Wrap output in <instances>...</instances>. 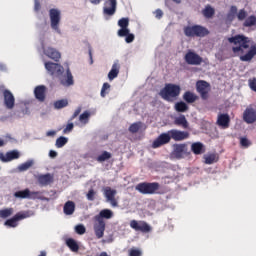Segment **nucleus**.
Listing matches in <instances>:
<instances>
[{
    "instance_id": "nucleus-1",
    "label": "nucleus",
    "mask_w": 256,
    "mask_h": 256,
    "mask_svg": "<svg viewBox=\"0 0 256 256\" xmlns=\"http://www.w3.org/2000/svg\"><path fill=\"white\" fill-rule=\"evenodd\" d=\"M228 43L232 45L234 57H239L240 61L251 63L256 57V43L250 37L238 34L228 38Z\"/></svg>"
},
{
    "instance_id": "nucleus-2",
    "label": "nucleus",
    "mask_w": 256,
    "mask_h": 256,
    "mask_svg": "<svg viewBox=\"0 0 256 256\" xmlns=\"http://www.w3.org/2000/svg\"><path fill=\"white\" fill-rule=\"evenodd\" d=\"M105 219H113V212L110 209H103L94 216V233L97 239H102L105 235Z\"/></svg>"
},
{
    "instance_id": "nucleus-3",
    "label": "nucleus",
    "mask_w": 256,
    "mask_h": 256,
    "mask_svg": "<svg viewBox=\"0 0 256 256\" xmlns=\"http://www.w3.org/2000/svg\"><path fill=\"white\" fill-rule=\"evenodd\" d=\"M160 97L168 103H173L181 95V86L173 83L165 84L164 88L160 90Z\"/></svg>"
},
{
    "instance_id": "nucleus-4",
    "label": "nucleus",
    "mask_w": 256,
    "mask_h": 256,
    "mask_svg": "<svg viewBox=\"0 0 256 256\" xmlns=\"http://www.w3.org/2000/svg\"><path fill=\"white\" fill-rule=\"evenodd\" d=\"M161 185L158 182H142L136 185V191L142 195H163L159 191Z\"/></svg>"
},
{
    "instance_id": "nucleus-5",
    "label": "nucleus",
    "mask_w": 256,
    "mask_h": 256,
    "mask_svg": "<svg viewBox=\"0 0 256 256\" xmlns=\"http://www.w3.org/2000/svg\"><path fill=\"white\" fill-rule=\"evenodd\" d=\"M209 30L201 25H193L184 27V35L186 37H207Z\"/></svg>"
},
{
    "instance_id": "nucleus-6",
    "label": "nucleus",
    "mask_w": 256,
    "mask_h": 256,
    "mask_svg": "<svg viewBox=\"0 0 256 256\" xmlns=\"http://www.w3.org/2000/svg\"><path fill=\"white\" fill-rule=\"evenodd\" d=\"M191 155V152H189V147L187 144H174L173 145V151L170 154V157L172 159H185V157H189Z\"/></svg>"
},
{
    "instance_id": "nucleus-7",
    "label": "nucleus",
    "mask_w": 256,
    "mask_h": 256,
    "mask_svg": "<svg viewBox=\"0 0 256 256\" xmlns=\"http://www.w3.org/2000/svg\"><path fill=\"white\" fill-rule=\"evenodd\" d=\"M247 10L240 9L237 12V6H231L229 12L226 15V19L227 21H229L230 23H233V21H235V17H237L238 21H245V19H247Z\"/></svg>"
},
{
    "instance_id": "nucleus-8",
    "label": "nucleus",
    "mask_w": 256,
    "mask_h": 256,
    "mask_svg": "<svg viewBox=\"0 0 256 256\" xmlns=\"http://www.w3.org/2000/svg\"><path fill=\"white\" fill-rule=\"evenodd\" d=\"M49 17L51 29L56 31V33H61V29H59V25L61 23V11L52 8L49 10Z\"/></svg>"
},
{
    "instance_id": "nucleus-9",
    "label": "nucleus",
    "mask_w": 256,
    "mask_h": 256,
    "mask_svg": "<svg viewBox=\"0 0 256 256\" xmlns=\"http://www.w3.org/2000/svg\"><path fill=\"white\" fill-rule=\"evenodd\" d=\"M196 91L203 101H207V99H209V93L211 92V84L205 80H198L196 82Z\"/></svg>"
},
{
    "instance_id": "nucleus-10",
    "label": "nucleus",
    "mask_w": 256,
    "mask_h": 256,
    "mask_svg": "<svg viewBox=\"0 0 256 256\" xmlns=\"http://www.w3.org/2000/svg\"><path fill=\"white\" fill-rule=\"evenodd\" d=\"M130 227L131 229H134V231H140V233H151L153 228L151 225H149L147 222L140 220H132L130 221Z\"/></svg>"
},
{
    "instance_id": "nucleus-11",
    "label": "nucleus",
    "mask_w": 256,
    "mask_h": 256,
    "mask_svg": "<svg viewBox=\"0 0 256 256\" xmlns=\"http://www.w3.org/2000/svg\"><path fill=\"white\" fill-rule=\"evenodd\" d=\"M103 195L106 198V201L110 203L112 207H119V202H117V199L115 198V195H117V190L106 186L103 188Z\"/></svg>"
},
{
    "instance_id": "nucleus-12",
    "label": "nucleus",
    "mask_w": 256,
    "mask_h": 256,
    "mask_svg": "<svg viewBox=\"0 0 256 256\" xmlns=\"http://www.w3.org/2000/svg\"><path fill=\"white\" fill-rule=\"evenodd\" d=\"M45 69L50 73V75H53L54 77H61L63 75L65 69L63 66L57 63L53 62H45Z\"/></svg>"
},
{
    "instance_id": "nucleus-13",
    "label": "nucleus",
    "mask_w": 256,
    "mask_h": 256,
    "mask_svg": "<svg viewBox=\"0 0 256 256\" xmlns=\"http://www.w3.org/2000/svg\"><path fill=\"white\" fill-rule=\"evenodd\" d=\"M167 143H171V134L169 131L160 134L152 143V149H159V147H163V145H167Z\"/></svg>"
},
{
    "instance_id": "nucleus-14",
    "label": "nucleus",
    "mask_w": 256,
    "mask_h": 256,
    "mask_svg": "<svg viewBox=\"0 0 256 256\" xmlns=\"http://www.w3.org/2000/svg\"><path fill=\"white\" fill-rule=\"evenodd\" d=\"M41 192H31L29 188L24 190L16 191L14 193L15 199H38Z\"/></svg>"
},
{
    "instance_id": "nucleus-15",
    "label": "nucleus",
    "mask_w": 256,
    "mask_h": 256,
    "mask_svg": "<svg viewBox=\"0 0 256 256\" xmlns=\"http://www.w3.org/2000/svg\"><path fill=\"white\" fill-rule=\"evenodd\" d=\"M184 60L188 65H201L203 63V58L191 50L185 54Z\"/></svg>"
},
{
    "instance_id": "nucleus-16",
    "label": "nucleus",
    "mask_w": 256,
    "mask_h": 256,
    "mask_svg": "<svg viewBox=\"0 0 256 256\" xmlns=\"http://www.w3.org/2000/svg\"><path fill=\"white\" fill-rule=\"evenodd\" d=\"M243 122L247 123V125H253L256 123V109L253 107H247L242 116Z\"/></svg>"
},
{
    "instance_id": "nucleus-17",
    "label": "nucleus",
    "mask_w": 256,
    "mask_h": 256,
    "mask_svg": "<svg viewBox=\"0 0 256 256\" xmlns=\"http://www.w3.org/2000/svg\"><path fill=\"white\" fill-rule=\"evenodd\" d=\"M29 212H18L15 216L5 221L4 225L6 227H17L18 221H22V219H27L29 217Z\"/></svg>"
},
{
    "instance_id": "nucleus-18",
    "label": "nucleus",
    "mask_w": 256,
    "mask_h": 256,
    "mask_svg": "<svg viewBox=\"0 0 256 256\" xmlns=\"http://www.w3.org/2000/svg\"><path fill=\"white\" fill-rule=\"evenodd\" d=\"M216 125L220 127V129H229L231 126V117L227 113L218 114Z\"/></svg>"
},
{
    "instance_id": "nucleus-19",
    "label": "nucleus",
    "mask_w": 256,
    "mask_h": 256,
    "mask_svg": "<svg viewBox=\"0 0 256 256\" xmlns=\"http://www.w3.org/2000/svg\"><path fill=\"white\" fill-rule=\"evenodd\" d=\"M117 11V0H106L103 7L104 15H109L110 17L115 15Z\"/></svg>"
},
{
    "instance_id": "nucleus-20",
    "label": "nucleus",
    "mask_w": 256,
    "mask_h": 256,
    "mask_svg": "<svg viewBox=\"0 0 256 256\" xmlns=\"http://www.w3.org/2000/svg\"><path fill=\"white\" fill-rule=\"evenodd\" d=\"M170 133V139L173 141H185V139H189V132L187 131H180L177 129L168 130Z\"/></svg>"
},
{
    "instance_id": "nucleus-21",
    "label": "nucleus",
    "mask_w": 256,
    "mask_h": 256,
    "mask_svg": "<svg viewBox=\"0 0 256 256\" xmlns=\"http://www.w3.org/2000/svg\"><path fill=\"white\" fill-rule=\"evenodd\" d=\"M4 105L6 109H13L15 107V96L10 90L3 91Z\"/></svg>"
},
{
    "instance_id": "nucleus-22",
    "label": "nucleus",
    "mask_w": 256,
    "mask_h": 256,
    "mask_svg": "<svg viewBox=\"0 0 256 256\" xmlns=\"http://www.w3.org/2000/svg\"><path fill=\"white\" fill-rule=\"evenodd\" d=\"M118 25L120 27L117 32L118 37H125L129 33V18H121L118 21Z\"/></svg>"
},
{
    "instance_id": "nucleus-23",
    "label": "nucleus",
    "mask_w": 256,
    "mask_h": 256,
    "mask_svg": "<svg viewBox=\"0 0 256 256\" xmlns=\"http://www.w3.org/2000/svg\"><path fill=\"white\" fill-rule=\"evenodd\" d=\"M46 93H47V87L45 85L36 86L34 89L35 98L41 103L45 101Z\"/></svg>"
},
{
    "instance_id": "nucleus-24",
    "label": "nucleus",
    "mask_w": 256,
    "mask_h": 256,
    "mask_svg": "<svg viewBox=\"0 0 256 256\" xmlns=\"http://www.w3.org/2000/svg\"><path fill=\"white\" fill-rule=\"evenodd\" d=\"M37 181L42 187H47V185H51V183H53V175L49 173L41 174L38 176Z\"/></svg>"
},
{
    "instance_id": "nucleus-25",
    "label": "nucleus",
    "mask_w": 256,
    "mask_h": 256,
    "mask_svg": "<svg viewBox=\"0 0 256 256\" xmlns=\"http://www.w3.org/2000/svg\"><path fill=\"white\" fill-rule=\"evenodd\" d=\"M20 154L19 151L17 150H12L6 153V157L3 156V154H0V159L1 161H3L4 163H8V161H13L15 159H19Z\"/></svg>"
},
{
    "instance_id": "nucleus-26",
    "label": "nucleus",
    "mask_w": 256,
    "mask_h": 256,
    "mask_svg": "<svg viewBox=\"0 0 256 256\" xmlns=\"http://www.w3.org/2000/svg\"><path fill=\"white\" fill-rule=\"evenodd\" d=\"M44 54L46 57H49V59H53V61H59L61 59V53L59 51L55 50V48H47L44 50Z\"/></svg>"
},
{
    "instance_id": "nucleus-27",
    "label": "nucleus",
    "mask_w": 256,
    "mask_h": 256,
    "mask_svg": "<svg viewBox=\"0 0 256 256\" xmlns=\"http://www.w3.org/2000/svg\"><path fill=\"white\" fill-rule=\"evenodd\" d=\"M61 85L63 87H71V85L75 84V81L73 80V74H71V70L67 69L66 71V77L60 79Z\"/></svg>"
},
{
    "instance_id": "nucleus-28",
    "label": "nucleus",
    "mask_w": 256,
    "mask_h": 256,
    "mask_svg": "<svg viewBox=\"0 0 256 256\" xmlns=\"http://www.w3.org/2000/svg\"><path fill=\"white\" fill-rule=\"evenodd\" d=\"M120 69H121V65H119V62H115L108 73L109 81H113V79H117V77L119 76Z\"/></svg>"
},
{
    "instance_id": "nucleus-29",
    "label": "nucleus",
    "mask_w": 256,
    "mask_h": 256,
    "mask_svg": "<svg viewBox=\"0 0 256 256\" xmlns=\"http://www.w3.org/2000/svg\"><path fill=\"white\" fill-rule=\"evenodd\" d=\"M191 151L194 155H203L205 153V145L201 142H194L191 145Z\"/></svg>"
},
{
    "instance_id": "nucleus-30",
    "label": "nucleus",
    "mask_w": 256,
    "mask_h": 256,
    "mask_svg": "<svg viewBox=\"0 0 256 256\" xmlns=\"http://www.w3.org/2000/svg\"><path fill=\"white\" fill-rule=\"evenodd\" d=\"M182 98L188 104L195 103V101H199V96H197V94H195L191 91H186L183 94Z\"/></svg>"
},
{
    "instance_id": "nucleus-31",
    "label": "nucleus",
    "mask_w": 256,
    "mask_h": 256,
    "mask_svg": "<svg viewBox=\"0 0 256 256\" xmlns=\"http://www.w3.org/2000/svg\"><path fill=\"white\" fill-rule=\"evenodd\" d=\"M174 125H177L178 127H183V129H188L189 122L187 121L185 115H180L179 117H176L174 119Z\"/></svg>"
},
{
    "instance_id": "nucleus-32",
    "label": "nucleus",
    "mask_w": 256,
    "mask_h": 256,
    "mask_svg": "<svg viewBox=\"0 0 256 256\" xmlns=\"http://www.w3.org/2000/svg\"><path fill=\"white\" fill-rule=\"evenodd\" d=\"M64 214L65 215H73L75 213V202L73 201H67L64 204V208H63Z\"/></svg>"
},
{
    "instance_id": "nucleus-33",
    "label": "nucleus",
    "mask_w": 256,
    "mask_h": 256,
    "mask_svg": "<svg viewBox=\"0 0 256 256\" xmlns=\"http://www.w3.org/2000/svg\"><path fill=\"white\" fill-rule=\"evenodd\" d=\"M66 245L73 253H77L79 251V244L73 238H68L66 240Z\"/></svg>"
},
{
    "instance_id": "nucleus-34",
    "label": "nucleus",
    "mask_w": 256,
    "mask_h": 256,
    "mask_svg": "<svg viewBox=\"0 0 256 256\" xmlns=\"http://www.w3.org/2000/svg\"><path fill=\"white\" fill-rule=\"evenodd\" d=\"M242 26L246 28L256 27V16L255 15H250L249 17L246 16Z\"/></svg>"
},
{
    "instance_id": "nucleus-35",
    "label": "nucleus",
    "mask_w": 256,
    "mask_h": 256,
    "mask_svg": "<svg viewBox=\"0 0 256 256\" xmlns=\"http://www.w3.org/2000/svg\"><path fill=\"white\" fill-rule=\"evenodd\" d=\"M174 109L177 111V113H185L189 111V105L183 101H180L174 105Z\"/></svg>"
},
{
    "instance_id": "nucleus-36",
    "label": "nucleus",
    "mask_w": 256,
    "mask_h": 256,
    "mask_svg": "<svg viewBox=\"0 0 256 256\" xmlns=\"http://www.w3.org/2000/svg\"><path fill=\"white\" fill-rule=\"evenodd\" d=\"M202 15L206 19H211L215 15V8L211 7L210 5H207L203 10H202Z\"/></svg>"
},
{
    "instance_id": "nucleus-37",
    "label": "nucleus",
    "mask_w": 256,
    "mask_h": 256,
    "mask_svg": "<svg viewBox=\"0 0 256 256\" xmlns=\"http://www.w3.org/2000/svg\"><path fill=\"white\" fill-rule=\"evenodd\" d=\"M33 167V160H28L27 162H24L18 166V171L20 173H23V171H27Z\"/></svg>"
},
{
    "instance_id": "nucleus-38",
    "label": "nucleus",
    "mask_w": 256,
    "mask_h": 256,
    "mask_svg": "<svg viewBox=\"0 0 256 256\" xmlns=\"http://www.w3.org/2000/svg\"><path fill=\"white\" fill-rule=\"evenodd\" d=\"M68 141L69 139H67V137L60 136L59 138H57L55 145L57 149H61L62 147H65V145H67Z\"/></svg>"
},
{
    "instance_id": "nucleus-39",
    "label": "nucleus",
    "mask_w": 256,
    "mask_h": 256,
    "mask_svg": "<svg viewBox=\"0 0 256 256\" xmlns=\"http://www.w3.org/2000/svg\"><path fill=\"white\" fill-rule=\"evenodd\" d=\"M204 163L206 165H213V163H217V155L215 154H209L207 156H204Z\"/></svg>"
},
{
    "instance_id": "nucleus-40",
    "label": "nucleus",
    "mask_w": 256,
    "mask_h": 256,
    "mask_svg": "<svg viewBox=\"0 0 256 256\" xmlns=\"http://www.w3.org/2000/svg\"><path fill=\"white\" fill-rule=\"evenodd\" d=\"M11 215H13V208H5L0 210L1 219H7L8 217H11Z\"/></svg>"
},
{
    "instance_id": "nucleus-41",
    "label": "nucleus",
    "mask_w": 256,
    "mask_h": 256,
    "mask_svg": "<svg viewBox=\"0 0 256 256\" xmlns=\"http://www.w3.org/2000/svg\"><path fill=\"white\" fill-rule=\"evenodd\" d=\"M143 125V122H136L130 125V127L128 128V131L130 133H139V129H141Z\"/></svg>"
},
{
    "instance_id": "nucleus-42",
    "label": "nucleus",
    "mask_w": 256,
    "mask_h": 256,
    "mask_svg": "<svg viewBox=\"0 0 256 256\" xmlns=\"http://www.w3.org/2000/svg\"><path fill=\"white\" fill-rule=\"evenodd\" d=\"M109 159H111V153L107 151L102 152V154L97 157L98 163L109 161Z\"/></svg>"
},
{
    "instance_id": "nucleus-43",
    "label": "nucleus",
    "mask_w": 256,
    "mask_h": 256,
    "mask_svg": "<svg viewBox=\"0 0 256 256\" xmlns=\"http://www.w3.org/2000/svg\"><path fill=\"white\" fill-rule=\"evenodd\" d=\"M69 105V102L65 99L58 100L54 103L55 109H63V107H67Z\"/></svg>"
},
{
    "instance_id": "nucleus-44",
    "label": "nucleus",
    "mask_w": 256,
    "mask_h": 256,
    "mask_svg": "<svg viewBox=\"0 0 256 256\" xmlns=\"http://www.w3.org/2000/svg\"><path fill=\"white\" fill-rule=\"evenodd\" d=\"M240 146L243 149H248V147H251V141L247 137H240Z\"/></svg>"
},
{
    "instance_id": "nucleus-45",
    "label": "nucleus",
    "mask_w": 256,
    "mask_h": 256,
    "mask_svg": "<svg viewBox=\"0 0 256 256\" xmlns=\"http://www.w3.org/2000/svg\"><path fill=\"white\" fill-rule=\"evenodd\" d=\"M109 89H111V84L105 82L101 88V93H100L101 97H106L108 93L107 91H109Z\"/></svg>"
},
{
    "instance_id": "nucleus-46",
    "label": "nucleus",
    "mask_w": 256,
    "mask_h": 256,
    "mask_svg": "<svg viewBox=\"0 0 256 256\" xmlns=\"http://www.w3.org/2000/svg\"><path fill=\"white\" fill-rule=\"evenodd\" d=\"M89 117H91V113H89V111H85L79 116V121H81V123H87V121H89Z\"/></svg>"
},
{
    "instance_id": "nucleus-47",
    "label": "nucleus",
    "mask_w": 256,
    "mask_h": 256,
    "mask_svg": "<svg viewBox=\"0 0 256 256\" xmlns=\"http://www.w3.org/2000/svg\"><path fill=\"white\" fill-rule=\"evenodd\" d=\"M248 86L251 89V91H254V93H256V78H250L248 80Z\"/></svg>"
},
{
    "instance_id": "nucleus-48",
    "label": "nucleus",
    "mask_w": 256,
    "mask_h": 256,
    "mask_svg": "<svg viewBox=\"0 0 256 256\" xmlns=\"http://www.w3.org/2000/svg\"><path fill=\"white\" fill-rule=\"evenodd\" d=\"M75 231L78 235H85V226L83 224H79L75 227Z\"/></svg>"
},
{
    "instance_id": "nucleus-49",
    "label": "nucleus",
    "mask_w": 256,
    "mask_h": 256,
    "mask_svg": "<svg viewBox=\"0 0 256 256\" xmlns=\"http://www.w3.org/2000/svg\"><path fill=\"white\" fill-rule=\"evenodd\" d=\"M95 195H97V192H95V190L90 189L88 191V193L86 194V197L88 199V201H95Z\"/></svg>"
},
{
    "instance_id": "nucleus-50",
    "label": "nucleus",
    "mask_w": 256,
    "mask_h": 256,
    "mask_svg": "<svg viewBox=\"0 0 256 256\" xmlns=\"http://www.w3.org/2000/svg\"><path fill=\"white\" fill-rule=\"evenodd\" d=\"M124 37H126V43H133V41H135V34H132L130 32H128Z\"/></svg>"
},
{
    "instance_id": "nucleus-51",
    "label": "nucleus",
    "mask_w": 256,
    "mask_h": 256,
    "mask_svg": "<svg viewBox=\"0 0 256 256\" xmlns=\"http://www.w3.org/2000/svg\"><path fill=\"white\" fill-rule=\"evenodd\" d=\"M75 127V125L71 122V123H68L66 125V127L64 128L63 130V133L64 134H67V133H71L73 131V128Z\"/></svg>"
},
{
    "instance_id": "nucleus-52",
    "label": "nucleus",
    "mask_w": 256,
    "mask_h": 256,
    "mask_svg": "<svg viewBox=\"0 0 256 256\" xmlns=\"http://www.w3.org/2000/svg\"><path fill=\"white\" fill-rule=\"evenodd\" d=\"M143 253L139 249H131L129 252V256H141Z\"/></svg>"
},
{
    "instance_id": "nucleus-53",
    "label": "nucleus",
    "mask_w": 256,
    "mask_h": 256,
    "mask_svg": "<svg viewBox=\"0 0 256 256\" xmlns=\"http://www.w3.org/2000/svg\"><path fill=\"white\" fill-rule=\"evenodd\" d=\"M81 113V107L77 108L74 112V114L72 115L70 121H73V119H76V117H79V114Z\"/></svg>"
},
{
    "instance_id": "nucleus-54",
    "label": "nucleus",
    "mask_w": 256,
    "mask_h": 256,
    "mask_svg": "<svg viewBox=\"0 0 256 256\" xmlns=\"http://www.w3.org/2000/svg\"><path fill=\"white\" fill-rule=\"evenodd\" d=\"M155 17H156V19H161V17H163V10L157 9L155 11Z\"/></svg>"
},
{
    "instance_id": "nucleus-55",
    "label": "nucleus",
    "mask_w": 256,
    "mask_h": 256,
    "mask_svg": "<svg viewBox=\"0 0 256 256\" xmlns=\"http://www.w3.org/2000/svg\"><path fill=\"white\" fill-rule=\"evenodd\" d=\"M34 9L35 11H39V9H41V3H39L38 0H35Z\"/></svg>"
},
{
    "instance_id": "nucleus-56",
    "label": "nucleus",
    "mask_w": 256,
    "mask_h": 256,
    "mask_svg": "<svg viewBox=\"0 0 256 256\" xmlns=\"http://www.w3.org/2000/svg\"><path fill=\"white\" fill-rule=\"evenodd\" d=\"M49 157H51L52 159H55V157H57V152L54 150H50Z\"/></svg>"
},
{
    "instance_id": "nucleus-57",
    "label": "nucleus",
    "mask_w": 256,
    "mask_h": 256,
    "mask_svg": "<svg viewBox=\"0 0 256 256\" xmlns=\"http://www.w3.org/2000/svg\"><path fill=\"white\" fill-rule=\"evenodd\" d=\"M92 5H99L101 3V0H89Z\"/></svg>"
},
{
    "instance_id": "nucleus-58",
    "label": "nucleus",
    "mask_w": 256,
    "mask_h": 256,
    "mask_svg": "<svg viewBox=\"0 0 256 256\" xmlns=\"http://www.w3.org/2000/svg\"><path fill=\"white\" fill-rule=\"evenodd\" d=\"M90 65H93V53L89 50Z\"/></svg>"
},
{
    "instance_id": "nucleus-59",
    "label": "nucleus",
    "mask_w": 256,
    "mask_h": 256,
    "mask_svg": "<svg viewBox=\"0 0 256 256\" xmlns=\"http://www.w3.org/2000/svg\"><path fill=\"white\" fill-rule=\"evenodd\" d=\"M38 256H47V252L41 251V252H40V255H38Z\"/></svg>"
},
{
    "instance_id": "nucleus-60",
    "label": "nucleus",
    "mask_w": 256,
    "mask_h": 256,
    "mask_svg": "<svg viewBox=\"0 0 256 256\" xmlns=\"http://www.w3.org/2000/svg\"><path fill=\"white\" fill-rule=\"evenodd\" d=\"M3 145H5V141L0 139V147H3Z\"/></svg>"
},
{
    "instance_id": "nucleus-61",
    "label": "nucleus",
    "mask_w": 256,
    "mask_h": 256,
    "mask_svg": "<svg viewBox=\"0 0 256 256\" xmlns=\"http://www.w3.org/2000/svg\"><path fill=\"white\" fill-rule=\"evenodd\" d=\"M174 3H181V0H173Z\"/></svg>"
},
{
    "instance_id": "nucleus-62",
    "label": "nucleus",
    "mask_w": 256,
    "mask_h": 256,
    "mask_svg": "<svg viewBox=\"0 0 256 256\" xmlns=\"http://www.w3.org/2000/svg\"><path fill=\"white\" fill-rule=\"evenodd\" d=\"M48 135H53V132H48Z\"/></svg>"
}]
</instances>
